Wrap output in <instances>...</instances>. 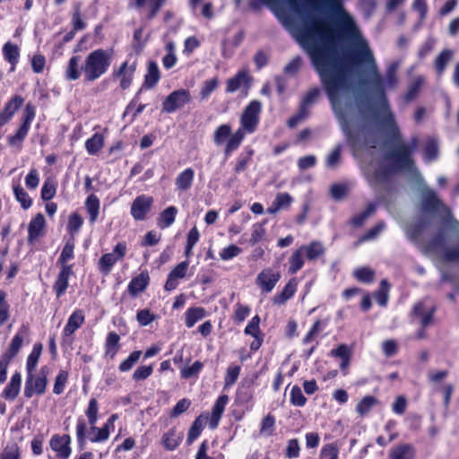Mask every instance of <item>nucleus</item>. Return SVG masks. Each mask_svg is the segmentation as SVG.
<instances>
[{
  "label": "nucleus",
  "instance_id": "f257e3e1",
  "mask_svg": "<svg viewBox=\"0 0 459 459\" xmlns=\"http://www.w3.org/2000/svg\"><path fill=\"white\" fill-rule=\"evenodd\" d=\"M261 112L262 103L256 100L250 101L244 108L240 116L239 128L233 133L225 145L224 152L227 156L238 149L247 134H251L256 131Z\"/></svg>",
  "mask_w": 459,
  "mask_h": 459
},
{
  "label": "nucleus",
  "instance_id": "f03ea898",
  "mask_svg": "<svg viewBox=\"0 0 459 459\" xmlns=\"http://www.w3.org/2000/svg\"><path fill=\"white\" fill-rule=\"evenodd\" d=\"M113 51L98 48L91 51L82 65L84 80L93 82L105 74L111 65Z\"/></svg>",
  "mask_w": 459,
  "mask_h": 459
},
{
  "label": "nucleus",
  "instance_id": "7ed1b4c3",
  "mask_svg": "<svg viewBox=\"0 0 459 459\" xmlns=\"http://www.w3.org/2000/svg\"><path fill=\"white\" fill-rule=\"evenodd\" d=\"M118 419L117 414H112L102 427L98 428L95 433L88 435V426L86 420L79 417L76 420L75 433L78 446L82 448L87 441L91 443H103L109 438L110 429L114 428V423Z\"/></svg>",
  "mask_w": 459,
  "mask_h": 459
},
{
  "label": "nucleus",
  "instance_id": "20e7f679",
  "mask_svg": "<svg viewBox=\"0 0 459 459\" xmlns=\"http://www.w3.org/2000/svg\"><path fill=\"white\" fill-rule=\"evenodd\" d=\"M49 368L42 366L38 373L28 372L25 380L24 396L31 398L34 394L41 395L46 392Z\"/></svg>",
  "mask_w": 459,
  "mask_h": 459
},
{
  "label": "nucleus",
  "instance_id": "39448f33",
  "mask_svg": "<svg viewBox=\"0 0 459 459\" xmlns=\"http://www.w3.org/2000/svg\"><path fill=\"white\" fill-rule=\"evenodd\" d=\"M190 100L189 91L185 89L174 91L162 102V110L166 113H173L189 103Z\"/></svg>",
  "mask_w": 459,
  "mask_h": 459
},
{
  "label": "nucleus",
  "instance_id": "423d86ee",
  "mask_svg": "<svg viewBox=\"0 0 459 459\" xmlns=\"http://www.w3.org/2000/svg\"><path fill=\"white\" fill-rule=\"evenodd\" d=\"M71 437L69 435H53L49 441L51 449L56 453L58 459H68L72 449L70 446Z\"/></svg>",
  "mask_w": 459,
  "mask_h": 459
},
{
  "label": "nucleus",
  "instance_id": "0eeeda50",
  "mask_svg": "<svg viewBox=\"0 0 459 459\" xmlns=\"http://www.w3.org/2000/svg\"><path fill=\"white\" fill-rule=\"evenodd\" d=\"M153 204V198L150 195H141L137 196L131 205V215L136 221H143Z\"/></svg>",
  "mask_w": 459,
  "mask_h": 459
},
{
  "label": "nucleus",
  "instance_id": "6e6552de",
  "mask_svg": "<svg viewBox=\"0 0 459 459\" xmlns=\"http://www.w3.org/2000/svg\"><path fill=\"white\" fill-rule=\"evenodd\" d=\"M280 279V272L274 271L272 268H265L258 273L256 284L263 292L269 293L274 289Z\"/></svg>",
  "mask_w": 459,
  "mask_h": 459
},
{
  "label": "nucleus",
  "instance_id": "1a4fd4ad",
  "mask_svg": "<svg viewBox=\"0 0 459 459\" xmlns=\"http://www.w3.org/2000/svg\"><path fill=\"white\" fill-rule=\"evenodd\" d=\"M250 76L246 70L239 71L234 77L229 79L226 84V91L233 93L240 91L245 96L250 88Z\"/></svg>",
  "mask_w": 459,
  "mask_h": 459
},
{
  "label": "nucleus",
  "instance_id": "9d476101",
  "mask_svg": "<svg viewBox=\"0 0 459 459\" xmlns=\"http://www.w3.org/2000/svg\"><path fill=\"white\" fill-rule=\"evenodd\" d=\"M136 69V61L130 62L126 60L119 68L113 73L116 79L119 80V85L122 89H127L132 82Z\"/></svg>",
  "mask_w": 459,
  "mask_h": 459
},
{
  "label": "nucleus",
  "instance_id": "9b49d317",
  "mask_svg": "<svg viewBox=\"0 0 459 459\" xmlns=\"http://www.w3.org/2000/svg\"><path fill=\"white\" fill-rule=\"evenodd\" d=\"M30 335V328L28 325H22L13 337L7 351L4 353L13 359L20 351L23 342L28 340Z\"/></svg>",
  "mask_w": 459,
  "mask_h": 459
},
{
  "label": "nucleus",
  "instance_id": "f8f14e48",
  "mask_svg": "<svg viewBox=\"0 0 459 459\" xmlns=\"http://www.w3.org/2000/svg\"><path fill=\"white\" fill-rule=\"evenodd\" d=\"M46 221L42 213L36 214L28 226V241L32 243L45 233Z\"/></svg>",
  "mask_w": 459,
  "mask_h": 459
},
{
  "label": "nucleus",
  "instance_id": "ddd939ff",
  "mask_svg": "<svg viewBox=\"0 0 459 459\" xmlns=\"http://www.w3.org/2000/svg\"><path fill=\"white\" fill-rule=\"evenodd\" d=\"M23 98L20 95L13 96L4 106V109L0 112V127L7 124L15 112L23 104Z\"/></svg>",
  "mask_w": 459,
  "mask_h": 459
},
{
  "label": "nucleus",
  "instance_id": "4468645a",
  "mask_svg": "<svg viewBox=\"0 0 459 459\" xmlns=\"http://www.w3.org/2000/svg\"><path fill=\"white\" fill-rule=\"evenodd\" d=\"M99 403L96 398H91L89 400L87 408L84 411L85 416L87 418V426H88V435L91 433H95L97 429V422L99 420Z\"/></svg>",
  "mask_w": 459,
  "mask_h": 459
},
{
  "label": "nucleus",
  "instance_id": "2eb2a0df",
  "mask_svg": "<svg viewBox=\"0 0 459 459\" xmlns=\"http://www.w3.org/2000/svg\"><path fill=\"white\" fill-rule=\"evenodd\" d=\"M85 316L81 309H75L69 316L63 330L65 337H71L84 323Z\"/></svg>",
  "mask_w": 459,
  "mask_h": 459
},
{
  "label": "nucleus",
  "instance_id": "dca6fc26",
  "mask_svg": "<svg viewBox=\"0 0 459 459\" xmlns=\"http://www.w3.org/2000/svg\"><path fill=\"white\" fill-rule=\"evenodd\" d=\"M72 274V266L64 265L61 267L57 278L54 283L53 290L59 298L64 295L68 288L69 278Z\"/></svg>",
  "mask_w": 459,
  "mask_h": 459
},
{
  "label": "nucleus",
  "instance_id": "f3484780",
  "mask_svg": "<svg viewBox=\"0 0 459 459\" xmlns=\"http://www.w3.org/2000/svg\"><path fill=\"white\" fill-rule=\"evenodd\" d=\"M413 314L420 317L421 325L426 327L432 321L434 307L432 305H427V300L420 301L414 305Z\"/></svg>",
  "mask_w": 459,
  "mask_h": 459
},
{
  "label": "nucleus",
  "instance_id": "a211bd4d",
  "mask_svg": "<svg viewBox=\"0 0 459 459\" xmlns=\"http://www.w3.org/2000/svg\"><path fill=\"white\" fill-rule=\"evenodd\" d=\"M228 402L229 397L226 394L219 396V398L216 400L212 407V415L209 421L211 429H214L218 427L220 420L222 416V413L225 410Z\"/></svg>",
  "mask_w": 459,
  "mask_h": 459
},
{
  "label": "nucleus",
  "instance_id": "6ab92c4d",
  "mask_svg": "<svg viewBox=\"0 0 459 459\" xmlns=\"http://www.w3.org/2000/svg\"><path fill=\"white\" fill-rule=\"evenodd\" d=\"M150 277L147 272H142L137 276L134 277L127 287L128 292L132 296H136L143 292L149 284Z\"/></svg>",
  "mask_w": 459,
  "mask_h": 459
},
{
  "label": "nucleus",
  "instance_id": "aec40b11",
  "mask_svg": "<svg viewBox=\"0 0 459 459\" xmlns=\"http://www.w3.org/2000/svg\"><path fill=\"white\" fill-rule=\"evenodd\" d=\"M22 385V376L19 372L14 373L8 385L2 393V397L5 400H14L20 393Z\"/></svg>",
  "mask_w": 459,
  "mask_h": 459
},
{
  "label": "nucleus",
  "instance_id": "412c9836",
  "mask_svg": "<svg viewBox=\"0 0 459 459\" xmlns=\"http://www.w3.org/2000/svg\"><path fill=\"white\" fill-rule=\"evenodd\" d=\"M195 171L191 168H187L181 171L175 180L176 187L180 192L187 191L193 184Z\"/></svg>",
  "mask_w": 459,
  "mask_h": 459
},
{
  "label": "nucleus",
  "instance_id": "4be33fe9",
  "mask_svg": "<svg viewBox=\"0 0 459 459\" xmlns=\"http://www.w3.org/2000/svg\"><path fill=\"white\" fill-rule=\"evenodd\" d=\"M389 456L391 459H414L415 448L411 444H400L390 451Z\"/></svg>",
  "mask_w": 459,
  "mask_h": 459
},
{
  "label": "nucleus",
  "instance_id": "5701e85b",
  "mask_svg": "<svg viewBox=\"0 0 459 459\" xmlns=\"http://www.w3.org/2000/svg\"><path fill=\"white\" fill-rule=\"evenodd\" d=\"M182 439L183 433L172 428L162 436V444L167 450L173 451L180 445Z\"/></svg>",
  "mask_w": 459,
  "mask_h": 459
},
{
  "label": "nucleus",
  "instance_id": "b1692460",
  "mask_svg": "<svg viewBox=\"0 0 459 459\" xmlns=\"http://www.w3.org/2000/svg\"><path fill=\"white\" fill-rule=\"evenodd\" d=\"M3 55L4 59L11 65V70L14 71L20 57L18 46L10 41L6 42L3 47Z\"/></svg>",
  "mask_w": 459,
  "mask_h": 459
},
{
  "label": "nucleus",
  "instance_id": "393cba45",
  "mask_svg": "<svg viewBox=\"0 0 459 459\" xmlns=\"http://www.w3.org/2000/svg\"><path fill=\"white\" fill-rule=\"evenodd\" d=\"M298 286L297 280L295 278L290 279L288 283L285 285L283 290L276 294L273 298V303L277 305L284 304L288 299H290L296 292Z\"/></svg>",
  "mask_w": 459,
  "mask_h": 459
},
{
  "label": "nucleus",
  "instance_id": "a878e982",
  "mask_svg": "<svg viewBox=\"0 0 459 459\" xmlns=\"http://www.w3.org/2000/svg\"><path fill=\"white\" fill-rule=\"evenodd\" d=\"M160 78V72L156 62L150 61L148 63L147 73L144 76L143 86L152 89L153 88Z\"/></svg>",
  "mask_w": 459,
  "mask_h": 459
},
{
  "label": "nucleus",
  "instance_id": "bb28decb",
  "mask_svg": "<svg viewBox=\"0 0 459 459\" xmlns=\"http://www.w3.org/2000/svg\"><path fill=\"white\" fill-rule=\"evenodd\" d=\"M120 336L116 332L108 333L105 341V356L113 359L119 350Z\"/></svg>",
  "mask_w": 459,
  "mask_h": 459
},
{
  "label": "nucleus",
  "instance_id": "cd10ccee",
  "mask_svg": "<svg viewBox=\"0 0 459 459\" xmlns=\"http://www.w3.org/2000/svg\"><path fill=\"white\" fill-rule=\"evenodd\" d=\"M80 62L81 57L79 56H74L69 59L65 70V77L67 80L75 81L80 78L81 74H82Z\"/></svg>",
  "mask_w": 459,
  "mask_h": 459
},
{
  "label": "nucleus",
  "instance_id": "c85d7f7f",
  "mask_svg": "<svg viewBox=\"0 0 459 459\" xmlns=\"http://www.w3.org/2000/svg\"><path fill=\"white\" fill-rule=\"evenodd\" d=\"M105 143L104 135L95 133L91 138L85 142V149L88 154L96 155L103 148Z\"/></svg>",
  "mask_w": 459,
  "mask_h": 459
},
{
  "label": "nucleus",
  "instance_id": "c756f323",
  "mask_svg": "<svg viewBox=\"0 0 459 459\" xmlns=\"http://www.w3.org/2000/svg\"><path fill=\"white\" fill-rule=\"evenodd\" d=\"M300 250L308 260H316L325 253L323 245L318 241H313L308 245H303Z\"/></svg>",
  "mask_w": 459,
  "mask_h": 459
},
{
  "label": "nucleus",
  "instance_id": "7c9ffc66",
  "mask_svg": "<svg viewBox=\"0 0 459 459\" xmlns=\"http://www.w3.org/2000/svg\"><path fill=\"white\" fill-rule=\"evenodd\" d=\"M178 212V208L175 206H169L166 208L158 218V226L160 229L170 227L176 220Z\"/></svg>",
  "mask_w": 459,
  "mask_h": 459
},
{
  "label": "nucleus",
  "instance_id": "2f4dec72",
  "mask_svg": "<svg viewBox=\"0 0 459 459\" xmlns=\"http://www.w3.org/2000/svg\"><path fill=\"white\" fill-rule=\"evenodd\" d=\"M205 316V310L201 307H189L185 313V324L186 327H193L196 322Z\"/></svg>",
  "mask_w": 459,
  "mask_h": 459
},
{
  "label": "nucleus",
  "instance_id": "473e14b6",
  "mask_svg": "<svg viewBox=\"0 0 459 459\" xmlns=\"http://www.w3.org/2000/svg\"><path fill=\"white\" fill-rule=\"evenodd\" d=\"M100 200L94 194L90 195L85 201V208L89 213L90 222L95 223L100 212Z\"/></svg>",
  "mask_w": 459,
  "mask_h": 459
},
{
  "label": "nucleus",
  "instance_id": "72a5a7b5",
  "mask_svg": "<svg viewBox=\"0 0 459 459\" xmlns=\"http://www.w3.org/2000/svg\"><path fill=\"white\" fill-rule=\"evenodd\" d=\"M231 127L228 124L219 126L213 134V142L216 145L220 146L223 143H227L230 137L232 135Z\"/></svg>",
  "mask_w": 459,
  "mask_h": 459
},
{
  "label": "nucleus",
  "instance_id": "f704fd0d",
  "mask_svg": "<svg viewBox=\"0 0 459 459\" xmlns=\"http://www.w3.org/2000/svg\"><path fill=\"white\" fill-rule=\"evenodd\" d=\"M208 420L207 416L200 415L193 422L187 434V443H193L202 433L204 429V421Z\"/></svg>",
  "mask_w": 459,
  "mask_h": 459
},
{
  "label": "nucleus",
  "instance_id": "c9c22d12",
  "mask_svg": "<svg viewBox=\"0 0 459 459\" xmlns=\"http://www.w3.org/2000/svg\"><path fill=\"white\" fill-rule=\"evenodd\" d=\"M42 351V344L35 343L26 361V371L34 372Z\"/></svg>",
  "mask_w": 459,
  "mask_h": 459
},
{
  "label": "nucleus",
  "instance_id": "e433bc0d",
  "mask_svg": "<svg viewBox=\"0 0 459 459\" xmlns=\"http://www.w3.org/2000/svg\"><path fill=\"white\" fill-rule=\"evenodd\" d=\"M453 56V50L445 49L437 56L434 65L435 69L439 75H441L444 73L447 64L452 60Z\"/></svg>",
  "mask_w": 459,
  "mask_h": 459
},
{
  "label": "nucleus",
  "instance_id": "4c0bfd02",
  "mask_svg": "<svg viewBox=\"0 0 459 459\" xmlns=\"http://www.w3.org/2000/svg\"><path fill=\"white\" fill-rule=\"evenodd\" d=\"M378 401L371 395H367L363 397L359 403L357 404L356 411L360 416L367 415L376 405H377Z\"/></svg>",
  "mask_w": 459,
  "mask_h": 459
},
{
  "label": "nucleus",
  "instance_id": "58836bf2",
  "mask_svg": "<svg viewBox=\"0 0 459 459\" xmlns=\"http://www.w3.org/2000/svg\"><path fill=\"white\" fill-rule=\"evenodd\" d=\"M290 267H289V273L291 274L296 273L298 271H299L303 265H304V254L300 250V248H298L296 251L293 252L291 256L289 259Z\"/></svg>",
  "mask_w": 459,
  "mask_h": 459
},
{
  "label": "nucleus",
  "instance_id": "ea45409f",
  "mask_svg": "<svg viewBox=\"0 0 459 459\" xmlns=\"http://www.w3.org/2000/svg\"><path fill=\"white\" fill-rule=\"evenodd\" d=\"M438 155V143L435 138H429L424 148V160L427 162L435 160Z\"/></svg>",
  "mask_w": 459,
  "mask_h": 459
},
{
  "label": "nucleus",
  "instance_id": "a19ab883",
  "mask_svg": "<svg viewBox=\"0 0 459 459\" xmlns=\"http://www.w3.org/2000/svg\"><path fill=\"white\" fill-rule=\"evenodd\" d=\"M218 85L219 79L217 77L204 81L202 84L199 93L201 100H208L211 94L217 89Z\"/></svg>",
  "mask_w": 459,
  "mask_h": 459
},
{
  "label": "nucleus",
  "instance_id": "79ce46f5",
  "mask_svg": "<svg viewBox=\"0 0 459 459\" xmlns=\"http://www.w3.org/2000/svg\"><path fill=\"white\" fill-rule=\"evenodd\" d=\"M118 261L115 254L107 253L104 254L99 261L100 271L105 274L110 273L113 265Z\"/></svg>",
  "mask_w": 459,
  "mask_h": 459
},
{
  "label": "nucleus",
  "instance_id": "37998d69",
  "mask_svg": "<svg viewBox=\"0 0 459 459\" xmlns=\"http://www.w3.org/2000/svg\"><path fill=\"white\" fill-rule=\"evenodd\" d=\"M342 144H337L326 156L325 158V166L328 169H335L341 161L342 158Z\"/></svg>",
  "mask_w": 459,
  "mask_h": 459
},
{
  "label": "nucleus",
  "instance_id": "c03bdc74",
  "mask_svg": "<svg viewBox=\"0 0 459 459\" xmlns=\"http://www.w3.org/2000/svg\"><path fill=\"white\" fill-rule=\"evenodd\" d=\"M13 194L15 199L21 204L23 209L27 210L31 206V198L20 185L13 186Z\"/></svg>",
  "mask_w": 459,
  "mask_h": 459
},
{
  "label": "nucleus",
  "instance_id": "a18cd8bd",
  "mask_svg": "<svg viewBox=\"0 0 459 459\" xmlns=\"http://www.w3.org/2000/svg\"><path fill=\"white\" fill-rule=\"evenodd\" d=\"M164 0H136L137 7H148L150 9L149 18L152 19L163 4Z\"/></svg>",
  "mask_w": 459,
  "mask_h": 459
},
{
  "label": "nucleus",
  "instance_id": "49530a36",
  "mask_svg": "<svg viewBox=\"0 0 459 459\" xmlns=\"http://www.w3.org/2000/svg\"><path fill=\"white\" fill-rule=\"evenodd\" d=\"M389 288L387 281L382 280L379 289L374 294L376 301L381 307H385L387 303Z\"/></svg>",
  "mask_w": 459,
  "mask_h": 459
},
{
  "label": "nucleus",
  "instance_id": "de8ad7c7",
  "mask_svg": "<svg viewBox=\"0 0 459 459\" xmlns=\"http://www.w3.org/2000/svg\"><path fill=\"white\" fill-rule=\"evenodd\" d=\"M290 402L293 406L303 407L307 403V398L302 390L298 385H293L290 393Z\"/></svg>",
  "mask_w": 459,
  "mask_h": 459
},
{
  "label": "nucleus",
  "instance_id": "09e8293b",
  "mask_svg": "<svg viewBox=\"0 0 459 459\" xmlns=\"http://www.w3.org/2000/svg\"><path fill=\"white\" fill-rule=\"evenodd\" d=\"M74 239L67 240L58 258V262L61 264L62 266L68 265L67 262L74 258Z\"/></svg>",
  "mask_w": 459,
  "mask_h": 459
},
{
  "label": "nucleus",
  "instance_id": "8fccbe9b",
  "mask_svg": "<svg viewBox=\"0 0 459 459\" xmlns=\"http://www.w3.org/2000/svg\"><path fill=\"white\" fill-rule=\"evenodd\" d=\"M68 372L66 370H60L55 378L53 386V393L55 394H61L65 388L68 380Z\"/></svg>",
  "mask_w": 459,
  "mask_h": 459
},
{
  "label": "nucleus",
  "instance_id": "3c124183",
  "mask_svg": "<svg viewBox=\"0 0 459 459\" xmlns=\"http://www.w3.org/2000/svg\"><path fill=\"white\" fill-rule=\"evenodd\" d=\"M30 126L22 124V126L19 127L17 132L13 135H10L8 137V143L12 146L20 145L21 143L25 139L27 136Z\"/></svg>",
  "mask_w": 459,
  "mask_h": 459
},
{
  "label": "nucleus",
  "instance_id": "603ef678",
  "mask_svg": "<svg viewBox=\"0 0 459 459\" xmlns=\"http://www.w3.org/2000/svg\"><path fill=\"white\" fill-rule=\"evenodd\" d=\"M375 211H376L375 204H368V206L362 212L357 214L356 216H354L352 218V220H351L352 225L355 227L361 226L364 223V221L375 212Z\"/></svg>",
  "mask_w": 459,
  "mask_h": 459
},
{
  "label": "nucleus",
  "instance_id": "864d4df0",
  "mask_svg": "<svg viewBox=\"0 0 459 459\" xmlns=\"http://www.w3.org/2000/svg\"><path fill=\"white\" fill-rule=\"evenodd\" d=\"M56 192V183L50 178L46 179L41 188V198L44 201L51 200L55 196Z\"/></svg>",
  "mask_w": 459,
  "mask_h": 459
},
{
  "label": "nucleus",
  "instance_id": "5fc2aeb1",
  "mask_svg": "<svg viewBox=\"0 0 459 459\" xmlns=\"http://www.w3.org/2000/svg\"><path fill=\"white\" fill-rule=\"evenodd\" d=\"M141 356V351H134L131 352L130 355L119 364V370L121 372L129 371L134 367V365L140 359Z\"/></svg>",
  "mask_w": 459,
  "mask_h": 459
},
{
  "label": "nucleus",
  "instance_id": "6e6d98bb",
  "mask_svg": "<svg viewBox=\"0 0 459 459\" xmlns=\"http://www.w3.org/2000/svg\"><path fill=\"white\" fill-rule=\"evenodd\" d=\"M240 366L231 365L228 367L227 372L224 377V387L232 386L238 378L240 374Z\"/></svg>",
  "mask_w": 459,
  "mask_h": 459
},
{
  "label": "nucleus",
  "instance_id": "4d7b16f0",
  "mask_svg": "<svg viewBox=\"0 0 459 459\" xmlns=\"http://www.w3.org/2000/svg\"><path fill=\"white\" fill-rule=\"evenodd\" d=\"M83 224V220L78 213H72L69 216L67 223V230L71 235H74L79 232L80 229Z\"/></svg>",
  "mask_w": 459,
  "mask_h": 459
},
{
  "label": "nucleus",
  "instance_id": "13d9d810",
  "mask_svg": "<svg viewBox=\"0 0 459 459\" xmlns=\"http://www.w3.org/2000/svg\"><path fill=\"white\" fill-rule=\"evenodd\" d=\"M275 418L272 414H267L261 422L260 433L264 436H271L274 430Z\"/></svg>",
  "mask_w": 459,
  "mask_h": 459
},
{
  "label": "nucleus",
  "instance_id": "bf43d9fd",
  "mask_svg": "<svg viewBox=\"0 0 459 459\" xmlns=\"http://www.w3.org/2000/svg\"><path fill=\"white\" fill-rule=\"evenodd\" d=\"M353 274L357 280L365 283L371 282L374 279V271L368 267L358 268Z\"/></svg>",
  "mask_w": 459,
  "mask_h": 459
},
{
  "label": "nucleus",
  "instance_id": "052dcab7",
  "mask_svg": "<svg viewBox=\"0 0 459 459\" xmlns=\"http://www.w3.org/2000/svg\"><path fill=\"white\" fill-rule=\"evenodd\" d=\"M204 365L200 361H195L193 365L189 367H185L181 369V377L185 379L191 378L193 377H197L200 371L202 370Z\"/></svg>",
  "mask_w": 459,
  "mask_h": 459
},
{
  "label": "nucleus",
  "instance_id": "680f3d73",
  "mask_svg": "<svg viewBox=\"0 0 459 459\" xmlns=\"http://www.w3.org/2000/svg\"><path fill=\"white\" fill-rule=\"evenodd\" d=\"M241 252L242 249L238 246L230 245L229 247H226L221 249V251L220 252V257L223 261H229L238 256L239 254H241Z\"/></svg>",
  "mask_w": 459,
  "mask_h": 459
},
{
  "label": "nucleus",
  "instance_id": "e2e57ef3",
  "mask_svg": "<svg viewBox=\"0 0 459 459\" xmlns=\"http://www.w3.org/2000/svg\"><path fill=\"white\" fill-rule=\"evenodd\" d=\"M385 229V224L384 221L378 222L375 227L370 229L367 233H365L360 238V242L369 241L375 239Z\"/></svg>",
  "mask_w": 459,
  "mask_h": 459
},
{
  "label": "nucleus",
  "instance_id": "0e129e2a",
  "mask_svg": "<svg viewBox=\"0 0 459 459\" xmlns=\"http://www.w3.org/2000/svg\"><path fill=\"white\" fill-rule=\"evenodd\" d=\"M253 394H254V390L250 385H248L247 386L242 385L238 389L237 398L239 403H247L252 400Z\"/></svg>",
  "mask_w": 459,
  "mask_h": 459
},
{
  "label": "nucleus",
  "instance_id": "69168bd1",
  "mask_svg": "<svg viewBox=\"0 0 459 459\" xmlns=\"http://www.w3.org/2000/svg\"><path fill=\"white\" fill-rule=\"evenodd\" d=\"M1 459H20V448L15 443L8 444L3 450Z\"/></svg>",
  "mask_w": 459,
  "mask_h": 459
},
{
  "label": "nucleus",
  "instance_id": "338daca9",
  "mask_svg": "<svg viewBox=\"0 0 459 459\" xmlns=\"http://www.w3.org/2000/svg\"><path fill=\"white\" fill-rule=\"evenodd\" d=\"M189 267V261L186 260L177 264L169 273L171 277L178 281L183 279L186 275V272Z\"/></svg>",
  "mask_w": 459,
  "mask_h": 459
},
{
  "label": "nucleus",
  "instance_id": "774afa93",
  "mask_svg": "<svg viewBox=\"0 0 459 459\" xmlns=\"http://www.w3.org/2000/svg\"><path fill=\"white\" fill-rule=\"evenodd\" d=\"M339 450L333 444H327L321 450L322 459H338Z\"/></svg>",
  "mask_w": 459,
  "mask_h": 459
}]
</instances>
